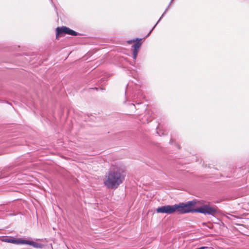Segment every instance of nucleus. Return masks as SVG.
<instances>
[{
    "label": "nucleus",
    "instance_id": "nucleus-1",
    "mask_svg": "<svg viewBox=\"0 0 249 249\" xmlns=\"http://www.w3.org/2000/svg\"><path fill=\"white\" fill-rule=\"evenodd\" d=\"M197 201L193 200L188 201L186 203H180L173 205H165L158 207L156 209L158 213L172 214L175 212L178 213H199L214 216L217 213V210L215 207H212L208 204H204L201 207L193 209V207L196 206Z\"/></svg>",
    "mask_w": 249,
    "mask_h": 249
},
{
    "label": "nucleus",
    "instance_id": "nucleus-2",
    "mask_svg": "<svg viewBox=\"0 0 249 249\" xmlns=\"http://www.w3.org/2000/svg\"><path fill=\"white\" fill-rule=\"evenodd\" d=\"M125 175L121 167L113 165L105 176L104 184L107 188L116 189L124 179Z\"/></svg>",
    "mask_w": 249,
    "mask_h": 249
},
{
    "label": "nucleus",
    "instance_id": "nucleus-3",
    "mask_svg": "<svg viewBox=\"0 0 249 249\" xmlns=\"http://www.w3.org/2000/svg\"><path fill=\"white\" fill-rule=\"evenodd\" d=\"M56 38L58 39L60 37L64 36L66 35L76 36L78 33L75 31L71 29L66 26H62L56 28Z\"/></svg>",
    "mask_w": 249,
    "mask_h": 249
},
{
    "label": "nucleus",
    "instance_id": "nucleus-4",
    "mask_svg": "<svg viewBox=\"0 0 249 249\" xmlns=\"http://www.w3.org/2000/svg\"><path fill=\"white\" fill-rule=\"evenodd\" d=\"M144 40V38H136V39L128 40L127 43L129 45H131L133 43L132 47H140Z\"/></svg>",
    "mask_w": 249,
    "mask_h": 249
},
{
    "label": "nucleus",
    "instance_id": "nucleus-5",
    "mask_svg": "<svg viewBox=\"0 0 249 249\" xmlns=\"http://www.w3.org/2000/svg\"><path fill=\"white\" fill-rule=\"evenodd\" d=\"M28 241L27 240H24L22 238H18L17 239H14V241H12L13 242V244H28Z\"/></svg>",
    "mask_w": 249,
    "mask_h": 249
},
{
    "label": "nucleus",
    "instance_id": "nucleus-6",
    "mask_svg": "<svg viewBox=\"0 0 249 249\" xmlns=\"http://www.w3.org/2000/svg\"><path fill=\"white\" fill-rule=\"evenodd\" d=\"M27 245L33 246L36 249H41L43 247L42 245L34 241H28Z\"/></svg>",
    "mask_w": 249,
    "mask_h": 249
},
{
    "label": "nucleus",
    "instance_id": "nucleus-7",
    "mask_svg": "<svg viewBox=\"0 0 249 249\" xmlns=\"http://www.w3.org/2000/svg\"><path fill=\"white\" fill-rule=\"evenodd\" d=\"M140 48H134V50L133 51V58L134 60H135L137 58Z\"/></svg>",
    "mask_w": 249,
    "mask_h": 249
},
{
    "label": "nucleus",
    "instance_id": "nucleus-8",
    "mask_svg": "<svg viewBox=\"0 0 249 249\" xmlns=\"http://www.w3.org/2000/svg\"><path fill=\"white\" fill-rule=\"evenodd\" d=\"M226 217H227L228 219H230V220H232V221H234V220H235L236 219L238 218V217H236V216L233 215L231 214H229V213H228V214H227V215H226Z\"/></svg>",
    "mask_w": 249,
    "mask_h": 249
},
{
    "label": "nucleus",
    "instance_id": "nucleus-9",
    "mask_svg": "<svg viewBox=\"0 0 249 249\" xmlns=\"http://www.w3.org/2000/svg\"><path fill=\"white\" fill-rule=\"evenodd\" d=\"M14 239L6 238V239H5V241L8 242V243H13V242H12V241H14Z\"/></svg>",
    "mask_w": 249,
    "mask_h": 249
},
{
    "label": "nucleus",
    "instance_id": "nucleus-10",
    "mask_svg": "<svg viewBox=\"0 0 249 249\" xmlns=\"http://www.w3.org/2000/svg\"><path fill=\"white\" fill-rule=\"evenodd\" d=\"M152 118H149V119H147V122H149L151 121H152Z\"/></svg>",
    "mask_w": 249,
    "mask_h": 249
}]
</instances>
